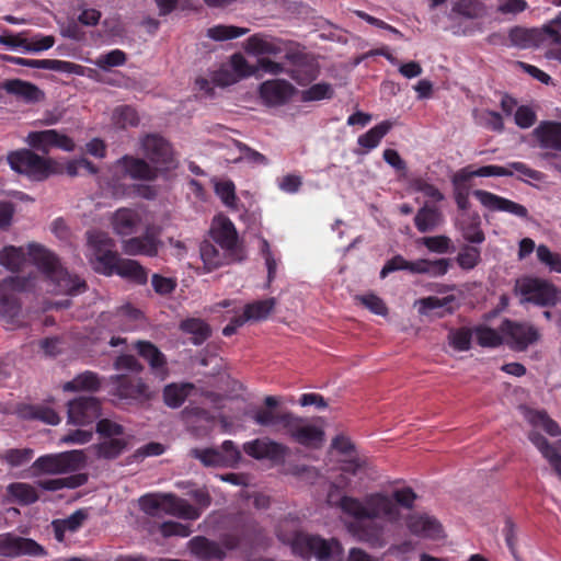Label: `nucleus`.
Wrapping results in <instances>:
<instances>
[{"instance_id":"62","label":"nucleus","mask_w":561,"mask_h":561,"mask_svg":"<svg viewBox=\"0 0 561 561\" xmlns=\"http://www.w3.org/2000/svg\"><path fill=\"white\" fill-rule=\"evenodd\" d=\"M229 66L238 75V80L256 73V67L251 66L241 54L232 55Z\"/></svg>"},{"instance_id":"47","label":"nucleus","mask_w":561,"mask_h":561,"mask_svg":"<svg viewBox=\"0 0 561 561\" xmlns=\"http://www.w3.org/2000/svg\"><path fill=\"white\" fill-rule=\"evenodd\" d=\"M249 28L233 25L218 24L207 30V36L214 41L222 42L245 35Z\"/></svg>"},{"instance_id":"3","label":"nucleus","mask_w":561,"mask_h":561,"mask_svg":"<svg viewBox=\"0 0 561 561\" xmlns=\"http://www.w3.org/2000/svg\"><path fill=\"white\" fill-rule=\"evenodd\" d=\"M28 255L35 265L55 285L56 294L77 295L85 289V283L77 275L69 274L59 263L54 253L39 243L27 244Z\"/></svg>"},{"instance_id":"23","label":"nucleus","mask_w":561,"mask_h":561,"mask_svg":"<svg viewBox=\"0 0 561 561\" xmlns=\"http://www.w3.org/2000/svg\"><path fill=\"white\" fill-rule=\"evenodd\" d=\"M408 529L415 536L426 539L443 537V528L436 518L427 514H413L407 519Z\"/></svg>"},{"instance_id":"63","label":"nucleus","mask_w":561,"mask_h":561,"mask_svg":"<svg viewBox=\"0 0 561 561\" xmlns=\"http://www.w3.org/2000/svg\"><path fill=\"white\" fill-rule=\"evenodd\" d=\"M538 260L546 264L550 271L561 273V257L559 254L553 253L545 244H540L536 249Z\"/></svg>"},{"instance_id":"27","label":"nucleus","mask_w":561,"mask_h":561,"mask_svg":"<svg viewBox=\"0 0 561 561\" xmlns=\"http://www.w3.org/2000/svg\"><path fill=\"white\" fill-rule=\"evenodd\" d=\"M88 510L80 508L66 518L53 520L51 527L54 530L55 538L59 542L64 541L66 533L77 531L88 519Z\"/></svg>"},{"instance_id":"33","label":"nucleus","mask_w":561,"mask_h":561,"mask_svg":"<svg viewBox=\"0 0 561 561\" xmlns=\"http://www.w3.org/2000/svg\"><path fill=\"white\" fill-rule=\"evenodd\" d=\"M38 500L36 489L24 482H14L7 486V501L20 505H30Z\"/></svg>"},{"instance_id":"50","label":"nucleus","mask_w":561,"mask_h":561,"mask_svg":"<svg viewBox=\"0 0 561 561\" xmlns=\"http://www.w3.org/2000/svg\"><path fill=\"white\" fill-rule=\"evenodd\" d=\"M333 87L330 83L320 82L301 91L300 99L302 102H316L322 100H330L333 98Z\"/></svg>"},{"instance_id":"12","label":"nucleus","mask_w":561,"mask_h":561,"mask_svg":"<svg viewBox=\"0 0 561 561\" xmlns=\"http://www.w3.org/2000/svg\"><path fill=\"white\" fill-rule=\"evenodd\" d=\"M199 255L207 272H211L225 265L240 263L245 260L247 253L226 250L216 243L205 240L199 245Z\"/></svg>"},{"instance_id":"40","label":"nucleus","mask_w":561,"mask_h":561,"mask_svg":"<svg viewBox=\"0 0 561 561\" xmlns=\"http://www.w3.org/2000/svg\"><path fill=\"white\" fill-rule=\"evenodd\" d=\"M486 7L480 0H457L453 3L449 18L461 15L467 19H478L484 15Z\"/></svg>"},{"instance_id":"51","label":"nucleus","mask_w":561,"mask_h":561,"mask_svg":"<svg viewBox=\"0 0 561 561\" xmlns=\"http://www.w3.org/2000/svg\"><path fill=\"white\" fill-rule=\"evenodd\" d=\"M24 262L25 252L21 247L9 245L0 252V264L11 271L19 270Z\"/></svg>"},{"instance_id":"22","label":"nucleus","mask_w":561,"mask_h":561,"mask_svg":"<svg viewBox=\"0 0 561 561\" xmlns=\"http://www.w3.org/2000/svg\"><path fill=\"white\" fill-rule=\"evenodd\" d=\"M111 381L116 385L115 394L121 399L141 400L151 396L149 387L140 378L117 375Z\"/></svg>"},{"instance_id":"34","label":"nucleus","mask_w":561,"mask_h":561,"mask_svg":"<svg viewBox=\"0 0 561 561\" xmlns=\"http://www.w3.org/2000/svg\"><path fill=\"white\" fill-rule=\"evenodd\" d=\"M449 262L446 259H437L434 261L419 259L410 261L409 272L412 274H426L432 277L443 276L448 272Z\"/></svg>"},{"instance_id":"14","label":"nucleus","mask_w":561,"mask_h":561,"mask_svg":"<svg viewBox=\"0 0 561 561\" xmlns=\"http://www.w3.org/2000/svg\"><path fill=\"white\" fill-rule=\"evenodd\" d=\"M0 556L5 558L23 556L41 558L46 556V550L31 538L7 533L0 535Z\"/></svg>"},{"instance_id":"56","label":"nucleus","mask_w":561,"mask_h":561,"mask_svg":"<svg viewBox=\"0 0 561 561\" xmlns=\"http://www.w3.org/2000/svg\"><path fill=\"white\" fill-rule=\"evenodd\" d=\"M191 454L207 467H224L221 451L213 448L192 449Z\"/></svg>"},{"instance_id":"31","label":"nucleus","mask_w":561,"mask_h":561,"mask_svg":"<svg viewBox=\"0 0 561 561\" xmlns=\"http://www.w3.org/2000/svg\"><path fill=\"white\" fill-rule=\"evenodd\" d=\"M190 551L201 559H218L221 560L225 557L222 548L215 541H211L205 537L197 536L188 542Z\"/></svg>"},{"instance_id":"64","label":"nucleus","mask_w":561,"mask_h":561,"mask_svg":"<svg viewBox=\"0 0 561 561\" xmlns=\"http://www.w3.org/2000/svg\"><path fill=\"white\" fill-rule=\"evenodd\" d=\"M96 432L104 438H125L123 426L108 419H103L98 422Z\"/></svg>"},{"instance_id":"9","label":"nucleus","mask_w":561,"mask_h":561,"mask_svg":"<svg viewBox=\"0 0 561 561\" xmlns=\"http://www.w3.org/2000/svg\"><path fill=\"white\" fill-rule=\"evenodd\" d=\"M286 434L294 442L307 448L319 449L325 442V433L321 426L311 424L295 414L291 415Z\"/></svg>"},{"instance_id":"46","label":"nucleus","mask_w":561,"mask_h":561,"mask_svg":"<svg viewBox=\"0 0 561 561\" xmlns=\"http://www.w3.org/2000/svg\"><path fill=\"white\" fill-rule=\"evenodd\" d=\"M473 337L483 347H496L504 343V334L486 325H478L473 329Z\"/></svg>"},{"instance_id":"35","label":"nucleus","mask_w":561,"mask_h":561,"mask_svg":"<svg viewBox=\"0 0 561 561\" xmlns=\"http://www.w3.org/2000/svg\"><path fill=\"white\" fill-rule=\"evenodd\" d=\"M291 412L278 413L271 409H257L252 414V420L260 426L287 428L291 419Z\"/></svg>"},{"instance_id":"30","label":"nucleus","mask_w":561,"mask_h":561,"mask_svg":"<svg viewBox=\"0 0 561 561\" xmlns=\"http://www.w3.org/2000/svg\"><path fill=\"white\" fill-rule=\"evenodd\" d=\"M164 514L176 516L183 519L195 520L201 516V511L190 504L186 500L167 493Z\"/></svg>"},{"instance_id":"59","label":"nucleus","mask_w":561,"mask_h":561,"mask_svg":"<svg viewBox=\"0 0 561 561\" xmlns=\"http://www.w3.org/2000/svg\"><path fill=\"white\" fill-rule=\"evenodd\" d=\"M44 69L54 70L77 76L84 75V68L78 64L58 59H45Z\"/></svg>"},{"instance_id":"7","label":"nucleus","mask_w":561,"mask_h":561,"mask_svg":"<svg viewBox=\"0 0 561 561\" xmlns=\"http://www.w3.org/2000/svg\"><path fill=\"white\" fill-rule=\"evenodd\" d=\"M85 456L82 450H70L38 457L32 465L36 474H61L83 467Z\"/></svg>"},{"instance_id":"42","label":"nucleus","mask_w":561,"mask_h":561,"mask_svg":"<svg viewBox=\"0 0 561 561\" xmlns=\"http://www.w3.org/2000/svg\"><path fill=\"white\" fill-rule=\"evenodd\" d=\"M214 190L216 195L222 202V204L231 209L238 210V197L236 194V185L230 180H213Z\"/></svg>"},{"instance_id":"36","label":"nucleus","mask_w":561,"mask_h":561,"mask_svg":"<svg viewBox=\"0 0 561 561\" xmlns=\"http://www.w3.org/2000/svg\"><path fill=\"white\" fill-rule=\"evenodd\" d=\"M529 440L537 447L541 455L553 467L556 473L561 479V455L548 443V440L537 432L529 433Z\"/></svg>"},{"instance_id":"20","label":"nucleus","mask_w":561,"mask_h":561,"mask_svg":"<svg viewBox=\"0 0 561 561\" xmlns=\"http://www.w3.org/2000/svg\"><path fill=\"white\" fill-rule=\"evenodd\" d=\"M297 89L288 81L280 79L266 80L259 87L263 103L268 106H280L293 99Z\"/></svg>"},{"instance_id":"52","label":"nucleus","mask_w":561,"mask_h":561,"mask_svg":"<svg viewBox=\"0 0 561 561\" xmlns=\"http://www.w3.org/2000/svg\"><path fill=\"white\" fill-rule=\"evenodd\" d=\"M34 456V450L32 448H12L5 450L0 459L5 462L10 468H19L31 461Z\"/></svg>"},{"instance_id":"21","label":"nucleus","mask_w":561,"mask_h":561,"mask_svg":"<svg viewBox=\"0 0 561 561\" xmlns=\"http://www.w3.org/2000/svg\"><path fill=\"white\" fill-rule=\"evenodd\" d=\"M472 194L484 208L491 211H505L523 219L528 217L527 208L516 202L484 190H476Z\"/></svg>"},{"instance_id":"37","label":"nucleus","mask_w":561,"mask_h":561,"mask_svg":"<svg viewBox=\"0 0 561 561\" xmlns=\"http://www.w3.org/2000/svg\"><path fill=\"white\" fill-rule=\"evenodd\" d=\"M520 411L529 424L542 427L551 436H558L561 434L559 425L543 411L531 410L527 407H520Z\"/></svg>"},{"instance_id":"13","label":"nucleus","mask_w":561,"mask_h":561,"mask_svg":"<svg viewBox=\"0 0 561 561\" xmlns=\"http://www.w3.org/2000/svg\"><path fill=\"white\" fill-rule=\"evenodd\" d=\"M33 278L13 276L0 282V314L4 318H13L20 311V305L14 293L32 288Z\"/></svg>"},{"instance_id":"45","label":"nucleus","mask_w":561,"mask_h":561,"mask_svg":"<svg viewBox=\"0 0 561 561\" xmlns=\"http://www.w3.org/2000/svg\"><path fill=\"white\" fill-rule=\"evenodd\" d=\"M442 222L440 213L427 206L417 210L414 217L415 227L420 232H427L436 228Z\"/></svg>"},{"instance_id":"1","label":"nucleus","mask_w":561,"mask_h":561,"mask_svg":"<svg viewBox=\"0 0 561 561\" xmlns=\"http://www.w3.org/2000/svg\"><path fill=\"white\" fill-rule=\"evenodd\" d=\"M415 500L412 489L402 488L392 492H373L363 500L342 496L339 506L355 518L347 528L357 540L382 548L387 545V525H397L402 518L401 508H412Z\"/></svg>"},{"instance_id":"55","label":"nucleus","mask_w":561,"mask_h":561,"mask_svg":"<svg viewBox=\"0 0 561 561\" xmlns=\"http://www.w3.org/2000/svg\"><path fill=\"white\" fill-rule=\"evenodd\" d=\"M126 62V54L121 49H113L106 54L100 55L93 64L103 70L112 67L123 66Z\"/></svg>"},{"instance_id":"44","label":"nucleus","mask_w":561,"mask_h":561,"mask_svg":"<svg viewBox=\"0 0 561 561\" xmlns=\"http://www.w3.org/2000/svg\"><path fill=\"white\" fill-rule=\"evenodd\" d=\"M275 306V298L256 300L245 305L243 312L245 313V319L249 321H262L271 314Z\"/></svg>"},{"instance_id":"26","label":"nucleus","mask_w":561,"mask_h":561,"mask_svg":"<svg viewBox=\"0 0 561 561\" xmlns=\"http://www.w3.org/2000/svg\"><path fill=\"white\" fill-rule=\"evenodd\" d=\"M3 89L27 103L38 102L44 98V93L35 84L20 79L7 80Z\"/></svg>"},{"instance_id":"39","label":"nucleus","mask_w":561,"mask_h":561,"mask_svg":"<svg viewBox=\"0 0 561 561\" xmlns=\"http://www.w3.org/2000/svg\"><path fill=\"white\" fill-rule=\"evenodd\" d=\"M195 389L193 383H170L163 390L164 403L170 408H179Z\"/></svg>"},{"instance_id":"41","label":"nucleus","mask_w":561,"mask_h":561,"mask_svg":"<svg viewBox=\"0 0 561 561\" xmlns=\"http://www.w3.org/2000/svg\"><path fill=\"white\" fill-rule=\"evenodd\" d=\"M541 39L547 46L546 57L561 62V33L551 25L541 28Z\"/></svg>"},{"instance_id":"43","label":"nucleus","mask_w":561,"mask_h":561,"mask_svg":"<svg viewBox=\"0 0 561 561\" xmlns=\"http://www.w3.org/2000/svg\"><path fill=\"white\" fill-rule=\"evenodd\" d=\"M99 388V377L92 371H84L62 386L65 391H96Z\"/></svg>"},{"instance_id":"58","label":"nucleus","mask_w":561,"mask_h":561,"mask_svg":"<svg viewBox=\"0 0 561 561\" xmlns=\"http://www.w3.org/2000/svg\"><path fill=\"white\" fill-rule=\"evenodd\" d=\"M480 259V250L476 247L467 245L459 251L456 261L461 268L472 270L478 265Z\"/></svg>"},{"instance_id":"54","label":"nucleus","mask_w":561,"mask_h":561,"mask_svg":"<svg viewBox=\"0 0 561 561\" xmlns=\"http://www.w3.org/2000/svg\"><path fill=\"white\" fill-rule=\"evenodd\" d=\"M21 413L25 417L37 419L50 425H56L60 422L59 415L50 408L30 407Z\"/></svg>"},{"instance_id":"25","label":"nucleus","mask_w":561,"mask_h":561,"mask_svg":"<svg viewBox=\"0 0 561 561\" xmlns=\"http://www.w3.org/2000/svg\"><path fill=\"white\" fill-rule=\"evenodd\" d=\"M534 133L541 148L561 151V123L542 122Z\"/></svg>"},{"instance_id":"48","label":"nucleus","mask_w":561,"mask_h":561,"mask_svg":"<svg viewBox=\"0 0 561 561\" xmlns=\"http://www.w3.org/2000/svg\"><path fill=\"white\" fill-rule=\"evenodd\" d=\"M167 493L147 494L139 499L140 510L150 516H160L165 510Z\"/></svg>"},{"instance_id":"6","label":"nucleus","mask_w":561,"mask_h":561,"mask_svg":"<svg viewBox=\"0 0 561 561\" xmlns=\"http://www.w3.org/2000/svg\"><path fill=\"white\" fill-rule=\"evenodd\" d=\"M515 294L520 302H531L538 306H553L560 299L557 288L539 278L523 277L516 280Z\"/></svg>"},{"instance_id":"24","label":"nucleus","mask_w":561,"mask_h":561,"mask_svg":"<svg viewBox=\"0 0 561 561\" xmlns=\"http://www.w3.org/2000/svg\"><path fill=\"white\" fill-rule=\"evenodd\" d=\"M244 49L254 56H276L283 51L282 42L277 38L255 34L245 41Z\"/></svg>"},{"instance_id":"2","label":"nucleus","mask_w":561,"mask_h":561,"mask_svg":"<svg viewBox=\"0 0 561 561\" xmlns=\"http://www.w3.org/2000/svg\"><path fill=\"white\" fill-rule=\"evenodd\" d=\"M110 224L114 233L119 237L133 236L139 227L145 229L142 236L122 241V250L127 255L154 257L163 248L160 238L162 227L156 225L153 213L145 207H121L111 215Z\"/></svg>"},{"instance_id":"15","label":"nucleus","mask_w":561,"mask_h":561,"mask_svg":"<svg viewBox=\"0 0 561 561\" xmlns=\"http://www.w3.org/2000/svg\"><path fill=\"white\" fill-rule=\"evenodd\" d=\"M504 334V343L515 351H525L540 337L538 330L529 323L504 320L500 327Z\"/></svg>"},{"instance_id":"18","label":"nucleus","mask_w":561,"mask_h":561,"mask_svg":"<svg viewBox=\"0 0 561 561\" xmlns=\"http://www.w3.org/2000/svg\"><path fill=\"white\" fill-rule=\"evenodd\" d=\"M101 415L100 401L94 397H79L68 403V423L84 426Z\"/></svg>"},{"instance_id":"38","label":"nucleus","mask_w":561,"mask_h":561,"mask_svg":"<svg viewBox=\"0 0 561 561\" xmlns=\"http://www.w3.org/2000/svg\"><path fill=\"white\" fill-rule=\"evenodd\" d=\"M127 446L126 438H104L100 444L89 448L98 458L113 459L119 456Z\"/></svg>"},{"instance_id":"8","label":"nucleus","mask_w":561,"mask_h":561,"mask_svg":"<svg viewBox=\"0 0 561 561\" xmlns=\"http://www.w3.org/2000/svg\"><path fill=\"white\" fill-rule=\"evenodd\" d=\"M10 167L33 180H44L51 173V161L34 153L28 149L12 151L8 154Z\"/></svg>"},{"instance_id":"11","label":"nucleus","mask_w":561,"mask_h":561,"mask_svg":"<svg viewBox=\"0 0 561 561\" xmlns=\"http://www.w3.org/2000/svg\"><path fill=\"white\" fill-rule=\"evenodd\" d=\"M140 147L141 153L153 167H159L160 172L174 168L172 148L162 137L147 135L140 140Z\"/></svg>"},{"instance_id":"49","label":"nucleus","mask_w":561,"mask_h":561,"mask_svg":"<svg viewBox=\"0 0 561 561\" xmlns=\"http://www.w3.org/2000/svg\"><path fill=\"white\" fill-rule=\"evenodd\" d=\"M181 329L191 334L194 344H202L210 335L209 327L199 319H187L181 323Z\"/></svg>"},{"instance_id":"10","label":"nucleus","mask_w":561,"mask_h":561,"mask_svg":"<svg viewBox=\"0 0 561 561\" xmlns=\"http://www.w3.org/2000/svg\"><path fill=\"white\" fill-rule=\"evenodd\" d=\"M209 237L211 242L226 250H233L239 253H247L234 224L225 215L219 214L211 220L209 228Z\"/></svg>"},{"instance_id":"57","label":"nucleus","mask_w":561,"mask_h":561,"mask_svg":"<svg viewBox=\"0 0 561 561\" xmlns=\"http://www.w3.org/2000/svg\"><path fill=\"white\" fill-rule=\"evenodd\" d=\"M237 148L239 150V157L236 158L233 161H247L248 163L254 164V165H267L268 159L262 154L261 152L248 147L244 144L237 142Z\"/></svg>"},{"instance_id":"19","label":"nucleus","mask_w":561,"mask_h":561,"mask_svg":"<svg viewBox=\"0 0 561 561\" xmlns=\"http://www.w3.org/2000/svg\"><path fill=\"white\" fill-rule=\"evenodd\" d=\"M114 169L126 176L136 181H154L160 171L159 167H153L144 159L133 156H124L114 163Z\"/></svg>"},{"instance_id":"16","label":"nucleus","mask_w":561,"mask_h":561,"mask_svg":"<svg viewBox=\"0 0 561 561\" xmlns=\"http://www.w3.org/2000/svg\"><path fill=\"white\" fill-rule=\"evenodd\" d=\"M247 455L257 460H270L273 463L282 465L289 455V448L271 438H256L243 445Z\"/></svg>"},{"instance_id":"60","label":"nucleus","mask_w":561,"mask_h":561,"mask_svg":"<svg viewBox=\"0 0 561 561\" xmlns=\"http://www.w3.org/2000/svg\"><path fill=\"white\" fill-rule=\"evenodd\" d=\"M25 32L13 34L8 30L0 35V45L5 46L10 50H21L25 53L27 47V38L24 37Z\"/></svg>"},{"instance_id":"5","label":"nucleus","mask_w":561,"mask_h":561,"mask_svg":"<svg viewBox=\"0 0 561 561\" xmlns=\"http://www.w3.org/2000/svg\"><path fill=\"white\" fill-rule=\"evenodd\" d=\"M115 242L108 233L101 230L87 232V259L92 268L103 275H113V267L118 255Z\"/></svg>"},{"instance_id":"29","label":"nucleus","mask_w":561,"mask_h":561,"mask_svg":"<svg viewBox=\"0 0 561 561\" xmlns=\"http://www.w3.org/2000/svg\"><path fill=\"white\" fill-rule=\"evenodd\" d=\"M394 123L391 121H382L371 127L368 131L357 138V145L362 148L359 153H368L377 148L382 138L390 131Z\"/></svg>"},{"instance_id":"53","label":"nucleus","mask_w":561,"mask_h":561,"mask_svg":"<svg viewBox=\"0 0 561 561\" xmlns=\"http://www.w3.org/2000/svg\"><path fill=\"white\" fill-rule=\"evenodd\" d=\"M472 115L479 126L497 131L503 129L502 116L496 112L482 108L474 110Z\"/></svg>"},{"instance_id":"17","label":"nucleus","mask_w":561,"mask_h":561,"mask_svg":"<svg viewBox=\"0 0 561 561\" xmlns=\"http://www.w3.org/2000/svg\"><path fill=\"white\" fill-rule=\"evenodd\" d=\"M25 141L30 147L45 153H47L51 148H59L67 152L75 150L73 140L56 129L31 131L26 136Z\"/></svg>"},{"instance_id":"28","label":"nucleus","mask_w":561,"mask_h":561,"mask_svg":"<svg viewBox=\"0 0 561 561\" xmlns=\"http://www.w3.org/2000/svg\"><path fill=\"white\" fill-rule=\"evenodd\" d=\"M136 348L139 355L149 363L151 369L160 377V379H164L167 376V360L158 347L150 342L138 341L136 343Z\"/></svg>"},{"instance_id":"4","label":"nucleus","mask_w":561,"mask_h":561,"mask_svg":"<svg viewBox=\"0 0 561 561\" xmlns=\"http://www.w3.org/2000/svg\"><path fill=\"white\" fill-rule=\"evenodd\" d=\"M279 539L291 547L293 553L308 560L314 557L318 561H341L343 549L336 539H324L320 536L295 533H278Z\"/></svg>"},{"instance_id":"61","label":"nucleus","mask_w":561,"mask_h":561,"mask_svg":"<svg viewBox=\"0 0 561 561\" xmlns=\"http://www.w3.org/2000/svg\"><path fill=\"white\" fill-rule=\"evenodd\" d=\"M473 336V330L459 329L449 333L450 345L460 352L468 351L470 348L471 339Z\"/></svg>"},{"instance_id":"32","label":"nucleus","mask_w":561,"mask_h":561,"mask_svg":"<svg viewBox=\"0 0 561 561\" xmlns=\"http://www.w3.org/2000/svg\"><path fill=\"white\" fill-rule=\"evenodd\" d=\"M113 274L133 279L138 284H145L148 278L147 271L137 261L121 259L118 255L113 267Z\"/></svg>"}]
</instances>
